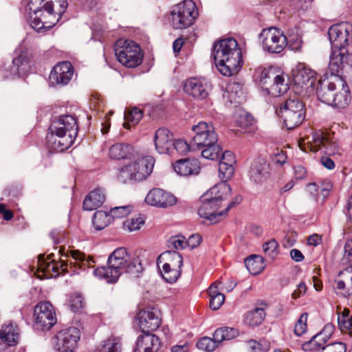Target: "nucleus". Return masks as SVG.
<instances>
[{
	"label": "nucleus",
	"instance_id": "obj_36",
	"mask_svg": "<svg viewBox=\"0 0 352 352\" xmlns=\"http://www.w3.org/2000/svg\"><path fill=\"white\" fill-rule=\"evenodd\" d=\"M53 6L52 0H30L28 3V8L31 12L41 13L43 12V10H44L49 18L56 14L54 11Z\"/></svg>",
	"mask_w": 352,
	"mask_h": 352
},
{
	"label": "nucleus",
	"instance_id": "obj_43",
	"mask_svg": "<svg viewBox=\"0 0 352 352\" xmlns=\"http://www.w3.org/2000/svg\"><path fill=\"white\" fill-rule=\"evenodd\" d=\"M340 279L336 280V289L340 290V293L344 296H349L352 294V279L349 275L344 274V271L339 274Z\"/></svg>",
	"mask_w": 352,
	"mask_h": 352
},
{
	"label": "nucleus",
	"instance_id": "obj_24",
	"mask_svg": "<svg viewBox=\"0 0 352 352\" xmlns=\"http://www.w3.org/2000/svg\"><path fill=\"white\" fill-rule=\"evenodd\" d=\"M155 145L157 151L160 154H172L173 145V135L165 128L156 131L155 135Z\"/></svg>",
	"mask_w": 352,
	"mask_h": 352
},
{
	"label": "nucleus",
	"instance_id": "obj_59",
	"mask_svg": "<svg viewBox=\"0 0 352 352\" xmlns=\"http://www.w3.org/2000/svg\"><path fill=\"white\" fill-rule=\"evenodd\" d=\"M307 318H308L307 313H303L299 317V318L294 327V333L296 336H300L304 333H305L307 328Z\"/></svg>",
	"mask_w": 352,
	"mask_h": 352
},
{
	"label": "nucleus",
	"instance_id": "obj_7",
	"mask_svg": "<svg viewBox=\"0 0 352 352\" xmlns=\"http://www.w3.org/2000/svg\"><path fill=\"white\" fill-rule=\"evenodd\" d=\"M197 16L195 3L185 0L175 6L170 13L171 23L175 29L182 30L190 26Z\"/></svg>",
	"mask_w": 352,
	"mask_h": 352
},
{
	"label": "nucleus",
	"instance_id": "obj_8",
	"mask_svg": "<svg viewBox=\"0 0 352 352\" xmlns=\"http://www.w3.org/2000/svg\"><path fill=\"white\" fill-rule=\"evenodd\" d=\"M308 143L313 152L322 150L329 155H341L342 149L338 140L330 138L329 134L320 130L312 133L311 140Z\"/></svg>",
	"mask_w": 352,
	"mask_h": 352
},
{
	"label": "nucleus",
	"instance_id": "obj_20",
	"mask_svg": "<svg viewBox=\"0 0 352 352\" xmlns=\"http://www.w3.org/2000/svg\"><path fill=\"white\" fill-rule=\"evenodd\" d=\"M145 201L153 206L167 208L176 204V197L161 188H153L147 194Z\"/></svg>",
	"mask_w": 352,
	"mask_h": 352
},
{
	"label": "nucleus",
	"instance_id": "obj_16",
	"mask_svg": "<svg viewBox=\"0 0 352 352\" xmlns=\"http://www.w3.org/2000/svg\"><path fill=\"white\" fill-rule=\"evenodd\" d=\"M211 90V83L204 78H191L184 85L185 92L197 100L206 98Z\"/></svg>",
	"mask_w": 352,
	"mask_h": 352
},
{
	"label": "nucleus",
	"instance_id": "obj_32",
	"mask_svg": "<svg viewBox=\"0 0 352 352\" xmlns=\"http://www.w3.org/2000/svg\"><path fill=\"white\" fill-rule=\"evenodd\" d=\"M105 201V194L102 188H96L86 196L83 202V208L94 210L100 207Z\"/></svg>",
	"mask_w": 352,
	"mask_h": 352
},
{
	"label": "nucleus",
	"instance_id": "obj_5",
	"mask_svg": "<svg viewBox=\"0 0 352 352\" xmlns=\"http://www.w3.org/2000/svg\"><path fill=\"white\" fill-rule=\"evenodd\" d=\"M115 54L118 60L124 66L134 68L143 60L141 48L134 41L120 39L116 43Z\"/></svg>",
	"mask_w": 352,
	"mask_h": 352
},
{
	"label": "nucleus",
	"instance_id": "obj_33",
	"mask_svg": "<svg viewBox=\"0 0 352 352\" xmlns=\"http://www.w3.org/2000/svg\"><path fill=\"white\" fill-rule=\"evenodd\" d=\"M333 331V327L332 324H326L322 331L314 336L309 342L305 344V347L309 350H316L325 344Z\"/></svg>",
	"mask_w": 352,
	"mask_h": 352
},
{
	"label": "nucleus",
	"instance_id": "obj_10",
	"mask_svg": "<svg viewBox=\"0 0 352 352\" xmlns=\"http://www.w3.org/2000/svg\"><path fill=\"white\" fill-rule=\"evenodd\" d=\"M260 41L263 50L269 53L278 54L287 45L286 36L276 28L263 30L260 34Z\"/></svg>",
	"mask_w": 352,
	"mask_h": 352
},
{
	"label": "nucleus",
	"instance_id": "obj_22",
	"mask_svg": "<svg viewBox=\"0 0 352 352\" xmlns=\"http://www.w3.org/2000/svg\"><path fill=\"white\" fill-rule=\"evenodd\" d=\"M161 347L162 343L158 336L144 333L138 336L133 352H158Z\"/></svg>",
	"mask_w": 352,
	"mask_h": 352
},
{
	"label": "nucleus",
	"instance_id": "obj_60",
	"mask_svg": "<svg viewBox=\"0 0 352 352\" xmlns=\"http://www.w3.org/2000/svg\"><path fill=\"white\" fill-rule=\"evenodd\" d=\"M121 345L119 342L114 339L104 341L102 345L100 352H120Z\"/></svg>",
	"mask_w": 352,
	"mask_h": 352
},
{
	"label": "nucleus",
	"instance_id": "obj_56",
	"mask_svg": "<svg viewBox=\"0 0 352 352\" xmlns=\"http://www.w3.org/2000/svg\"><path fill=\"white\" fill-rule=\"evenodd\" d=\"M118 179L123 184L134 181L131 163L123 166L120 170Z\"/></svg>",
	"mask_w": 352,
	"mask_h": 352
},
{
	"label": "nucleus",
	"instance_id": "obj_34",
	"mask_svg": "<svg viewBox=\"0 0 352 352\" xmlns=\"http://www.w3.org/2000/svg\"><path fill=\"white\" fill-rule=\"evenodd\" d=\"M67 261L60 258V263H56L54 261L50 262L44 258V256L40 255L38 257L39 269L41 271L46 273L47 276H52L54 274H56V276H57L58 275L59 269H62L63 271L66 270Z\"/></svg>",
	"mask_w": 352,
	"mask_h": 352
},
{
	"label": "nucleus",
	"instance_id": "obj_41",
	"mask_svg": "<svg viewBox=\"0 0 352 352\" xmlns=\"http://www.w3.org/2000/svg\"><path fill=\"white\" fill-rule=\"evenodd\" d=\"M245 265L249 272L253 275L258 274L265 267L263 257L256 254L246 258Z\"/></svg>",
	"mask_w": 352,
	"mask_h": 352
},
{
	"label": "nucleus",
	"instance_id": "obj_64",
	"mask_svg": "<svg viewBox=\"0 0 352 352\" xmlns=\"http://www.w3.org/2000/svg\"><path fill=\"white\" fill-rule=\"evenodd\" d=\"M84 306L83 298L80 295H75L71 297L69 301L70 309L76 312L80 311Z\"/></svg>",
	"mask_w": 352,
	"mask_h": 352
},
{
	"label": "nucleus",
	"instance_id": "obj_61",
	"mask_svg": "<svg viewBox=\"0 0 352 352\" xmlns=\"http://www.w3.org/2000/svg\"><path fill=\"white\" fill-rule=\"evenodd\" d=\"M276 76L272 69H264L261 71L259 76V81L263 86L270 87Z\"/></svg>",
	"mask_w": 352,
	"mask_h": 352
},
{
	"label": "nucleus",
	"instance_id": "obj_47",
	"mask_svg": "<svg viewBox=\"0 0 352 352\" xmlns=\"http://www.w3.org/2000/svg\"><path fill=\"white\" fill-rule=\"evenodd\" d=\"M110 219L109 214L103 211H98L94 215L92 223L96 230H101L109 225Z\"/></svg>",
	"mask_w": 352,
	"mask_h": 352
},
{
	"label": "nucleus",
	"instance_id": "obj_26",
	"mask_svg": "<svg viewBox=\"0 0 352 352\" xmlns=\"http://www.w3.org/2000/svg\"><path fill=\"white\" fill-rule=\"evenodd\" d=\"M338 84V88H341L340 91H336L333 97L334 101L330 103L334 107L344 108L347 106L351 100L349 87L341 76H334L333 78Z\"/></svg>",
	"mask_w": 352,
	"mask_h": 352
},
{
	"label": "nucleus",
	"instance_id": "obj_6",
	"mask_svg": "<svg viewBox=\"0 0 352 352\" xmlns=\"http://www.w3.org/2000/svg\"><path fill=\"white\" fill-rule=\"evenodd\" d=\"M280 116L288 130L299 126L305 119L304 104L296 97L287 100L280 108Z\"/></svg>",
	"mask_w": 352,
	"mask_h": 352
},
{
	"label": "nucleus",
	"instance_id": "obj_45",
	"mask_svg": "<svg viewBox=\"0 0 352 352\" xmlns=\"http://www.w3.org/2000/svg\"><path fill=\"white\" fill-rule=\"evenodd\" d=\"M143 116V112L142 110L137 107H133L126 111L124 113L125 122L123 124L124 128L129 129V124L132 125L137 124Z\"/></svg>",
	"mask_w": 352,
	"mask_h": 352
},
{
	"label": "nucleus",
	"instance_id": "obj_1",
	"mask_svg": "<svg viewBox=\"0 0 352 352\" xmlns=\"http://www.w3.org/2000/svg\"><path fill=\"white\" fill-rule=\"evenodd\" d=\"M212 56L217 69L225 76L237 74L243 66L241 49L233 38L214 43Z\"/></svg>",
	"mask_w": 352,
	"mask_h": 352
},
{
	"label": "nucleus",
	"instance_id": "obj_40",
	"mask_svg": "<svg viewBox=\"0 0 352 352\" xmlns=\"http://www.w3.org/2000/svg\"><path fill=\"white\" fill-rule=\"evenodd\" d=\"M11 74L19 76L25 73L28 68V58L26 50H20L19 54L13 58Z\"/></svg>",
	"mask_w": 352,
	"mask_h": 352
},
{
	"label": "nucleus",
	"instance_id": "obj_27",
	"mask_svg": "<svg viewBox=\"0 0 352 352\" xmlns=\"http://www.w3.org/2000/svg\"><path fill=\"white\" fill-rule=\"evenodd\" d=\"M235 164L236 160L232 152L226 151L222 154L219 164V177L221 180L228 181L232 178Z\"/></svg>",
	"mask_w": 352,
	"mask_h": 352
},
{
	"label": "nucleus",
	"instance_id": "obj_31",
	"mask_svg": "<svg viewBox=\"0 0 352 352\" xmlns=\"http://www.w3.org/2000/svg\"><path fill=\"white\" fill-rule=\"evenodd\" d=\"M157 264L159 269L161 268V265H165V268H182L183 258L182 255L176 251H166L158 256Z\"/></svg>",
	"mask_w": 352,
	"mask_h": 352
},
{
	"label": "nucleus",
	"instance_id": "obj_52",
	"mask_svg": "<svg viewBox=\"0 0 352 352\" xmlns=\"http://www.w3.org/2000/svg\"><path fill=\"white\" fill-rule=\"evenodd\" d=\"M204 147H206V148L201 151V155L203 157L210 160H217L222 151L220 146L217 143L208 146H204Z\"/></svg>",
	"mask_w": 352,
	"mask_h": 352
},
{
	"label": "nucleus",
	"instance_id": "obj_23",
	"mask_svg": "<svg viewBox=\"0 0 352 352\" xmlns=\"http://www.w3.org/2000/svg\"><path fill=\"white\" fill-rule=\"evenodd\" d=\"M155 160L147 156L131 163L134 181H142L147 178L153 171Z\"/></svg>",
	"mask_w": 352,
	"mask_h": 352
},
{
	"label": "nucleus",
	"instance_id": "obj_38",
	"mask_svg": "<svg viewBox=\"0 0 352 352\" xmlns=\"http://www.w3.org/2000/svg\"><path fill=\"white\" fill-rule=\"evenodd\" d=\"M133 147L126 143L113 144L109 149V155L113 160H124L129 157L133 153Z\"/></svg>",
	"mask_w": 352,
	"mask_h": 352
},
{
	"label": "nucleus",
	"instance_id": "obj_17",
	"mask_svg": "<svg viewBox=\"0 0 352 352\" xmlns=\"http://www.w3.org/2000/svg\"><path fill=\"white\" fill-rule=\"evenodd\" d=\"M346 67L352 68V54H349L346 48L331 52L329 69L332 76H340V71Z\"/></svg>",
	"mask_w": 352,
	"mask_h": 352
},
{
	"label": "nucleus",
	"instance_id": "obj_2",
	"mask_svg": "<svg viewBox=\"0 0 352 352\" xmlns=\"http://www.w3.org/2000/svg\"><path fill=\"white\" fill-rule=\"evenodd\" d=\"M49 130L46 135L48 146L56 152H63L73 144L78 126L74 116L64 115L54 120Z\"/></svg>",
	"mask_w": 352,
	"mask_h": 352
},
{
	"label": "nucleus",
	"instance_id": "obj_12",
	"mask_svg": "<svg viewBox=\"0 0 352 352\" xmlns=\"http://www.w3.org/2000/svg\"><path fill=\"white\" fill-rule=\"evenodd\" d=\"M34 316L37 329L49 330L56 323L55 309L49 302H40L34 307Z\"/></svg>",
	"mask_w": 352,
	"mask_h": 352
},
{
	"label": "nucleus",
	"instance_id": "obj_62",
	"mask_svg": "<svg viewBox=\"0 0 352 352\" xmlns=\"http://www.w3.org/2000/svg\"><path fill=\"white\" fill-rule=\"evenodd\" d=\"M237 123L241 128L248 129L250 126L254 124V120L250 114L243 113L237 119Z\"/></svg>",
	"mask_w": 352,
	"mask_h": 352
},
{
	"label": "nucleus",
	"instance_id": "obj_54",
	"mask_svg": "<svg viewBox=\"0 0 352 352\" xmlns=\"http://www.w3.org/2000/svg\"><path fill=\"white\" fill-rule=\"evenodd\" d=\"M142 270L143 267L139 261H131L130 258L129 262H127L126 266L124 269V272L129 274L131 276L138 277Z\"/></svg>",
	"mask_w": 352,
	"mask_h": 352
},
{
	"label": "nucleus",
	"instance_id": "obj_44",
	"mask_svg": "<svg viewBox=\"0 0 352 352\" xmlns=\"http://www.w3.org/2000/svg\"><path fill=\"white\" fill-rule=\"evenodd\" d=\"M239 334L237 329L230 327H222L217 329L214 334L213 337L215 338V340L218 341L219 344L223 340H229L236 338Z\"/></svg>",
	"mask_w": 352,
	"mask_h": 352
},
{
	"label": "nucleus",
	"instance_id": "obj_30",
	"mask_svg": "<svg viewBox=\"0 0 352 352\" xmlns=\"http://www.w3.org/2000/svg\"><path fill=\"white\" fill-rule=\"evenodd\" d=\"M19 340V330L13 322L3 324L0 330V342L9 346H15Z\"/></svg>",
	"mask_w": 352,
	"mask_h": 352
},
{
	"label": "nucleus",
	"instance_id": "obj_49",
	"mask_svg": "<svg viewBox=\"0 0 352 352\" xmlns=\"http://www.w3.org/2000/svg\"><path fill=\"white\" fill-rule=\"evenodd\" d=\"M213 288L214 287H212V288H208V294L210 297V307L212 310H217L224 302L225 296L219 292H215Z\"/></svg>",
	"mask_w": 352,
	"mask_h": 352
},
{
	"label": "nucleus",
	"instance_id": "obj_14",
	"mask_svg": "<svg viewBox=\"0 0 352 352\" xmlns=\"http://www.w3.org/2000/svg\"><path fill=\"white\" fill-rule=\"evenodd\" d=\"M80 331L76 327L62 330L55 337V346L59 352H74Z\"/></svg>",
	"mask_w": 352,
	"mask_h": 352
},
{
	"label": "nucleus",
	"instance_id": "obj_50",
	"mask_svg": "<svg viewBox=\"0 0 352 352\" xmlns=\"http://www.w3.org/2000/svg\"><path fill=\"white\" fill-rule=\"evenodd\" d=\"M69 254L72 258L75 261V263L79 265L80 268L91 267V263L94 262L92 258H86L83 253L78 250L70 251Z\"/></svg>",
	"mask_w": 352,
	"mask_h": 352
},
{
	"label": "nucleus",
	"instance_id": "obj_42",
	"mask_svg": "<svg viewBox=\"0 0 352 352\" xmlns=\"http://www.w3.org/2000/svg\"><path fill=\"white\" fill-rule=\"evenodd\" d=\"M265 316V313L262 308H256L248 311L244 316V322L251 327L258 326L261 324Z\"/></svg>",
	"mask_w": 352,
	"mask_h": 352
},
{
	"label": "nucleus",
	"instance_id": "obj_21",
	"mask_svg": "<svg viewBox=\"0 0 352 352\" xmlns=\"http://www.w3.org/2000/svg\"><path fill=\"white\" fill-rule=\"evenodd\" d=\"M137 318L142 333L155 331L160 325L161 320L153 308L140 311Z\"/></svg>",
	"mask_w": 352,
	"mask_h": 352
},
{
	"label": "nucleus",
	"instance_id": "obj_15",
	"mask_svg": "<svg viewBox=\"0 0 352 352\" xmlns=\"http://www.w3.org/2000/svg\"><path fill=\"white\" fill-rule=\"evenodd\" d=\"M199 201L200 206L198 208V214L199 217L209 221L210 223L218 222L219 217L223 216V212H216L219 208L220 204L214 201L212 197L207 192H205L200 197Z\"/></svg>",
	"mask_w": 352,
	"mask_h": 352
},
{
	"label": "nucleus",
	"instance_id": "obj_11",
	"mask_svg": "<svg viewBox=\"0 0 352 352\" xmlns=\"http://www.w3.org/2000/svg\"><path fill=\"white\" fill-rule=\"evenodd\" d=\"M194 135L191 141V146H196L197 148H204V146L211 145L217 143L218 138L214 131V127L211 123L199 122L192 129Z\"/></svg>",
	"mask_w": 352,
	"mask_h": 352
},
{
	"label": "nucleus",
	"instance_id": "obj_35",
	"mask_svg": "<svg viewBox=\"0 0 352 352\" xmlns=\"http://www.w3.org/2000/svg\"><path fill=\"white\" fill-rule=\"evenodd\" d=\"M227 181L222 180L221 182L213 186L206 192L221 205V202L227 199L230 195L231 187L226 183Z\"/></svg>",
	"mask_w": 352,
	"mask_h": 352
},
{
	"label": "nucleus",
	"instance_id": "obj_37",
	"mask_svg": "<svg viewBox=\"0 0 352 352\" xmlns=\"http://www.w3.org/2000/svg\"><path fill=\"white\" fill-rule=\"evenodd\" d=\"M269 94L278 97L287 91L289 89L288 79L284 75L275 76L272 85L265 87Z\"/></svg>",
	"mask_w": 352,
	"mask_h": 352
},
{
	"label": "nucleus",
	"instance_id": "obj_9",
	"mask_svg": "<svg viewBox=\"0 0 352 352\" xmlns=\"http://www.w3.org/2000/svg\"><path fill=\"white\" fill-rule=\"evenodd\" d=\"M331 52L345 49L352 42V24L342 22L332 25L328 31Z\"/></svg>",
	"mask_w": 352,
	"mask_h": 352
},
{
	"label": "nucleus",
	"instance_id": "obj_19",
	"mask_svg": "<svg viewBox=\"0 0 352 352\" xmlns=\"http://www.w3.org/2000/svg\"><path fill=\"white\" fill-rule=\"evenodd\" d=\"M73 67L69 62L64 61L56 64L51 71L49 80L52 85H65L72 79Z\"/></svg>",
	"mask_w": 352,
	"mask_h": 352
},
{
	"label": "nucleus",
	"instance_id": "obj_25",
	"mask_svg": "<svg viewBox=\"0 0 352 352\" xmlns=\"http://www.w3.org/2000/svg\"><path fill=\"white\" fill-rule=\"evenodd\" d=\"M337 88L338 84L334 78L333 81L328 80H318L316 87V95L318 100L329 105L330 103H333L334 101L333 97Z\"/></svg>",
	"mask_w": 352,
	"mask_h": 352
},
{
	"label": "nucleus",
	"instance_id": "obj_48",
	"mask_svg": "<svg viewBox=\"0 0 352 352\" xmlns=\"http://www.w3.org/2000/svg\"><path fill=\"white\" fill-rule=\"evenodd\" d=\"M160 272L163 278L168 283H175L180 276L181 268H165V265H161Z\"/></svg>",
	"mask_w": 352,
	"mask_h": 352
},
{
	"label": "nucleus",
	"instance_id": "obj_57",
	"mask_svg": "<svg viewBox=\"0 0 352 352\" xmlns=\"http://www.w3.org/2000/svg\"><path fill=\"white\" fill-rule=\"evenodd\" d=\"M144 220L141 217L132 218L131 219H127L124 221L123 228L125 230L133 232L139 230L141 228V226L144 225Z\"/></svg>",
	"mask_w": 352,
	"mask_h": 352
},
{
	"label": "nucleus",
	"instance_id": "obj_29",
	"mask_svg": "<svg viewBox=\"0 0 352 352\" xmlns=\"http://www.w3.org/2000/svg\"><path fill=\"white\" fill-rule=\"evenodd\" d=\"M175 171L179 175H197L200 170L199 163L196 159L177 160L174 164Z\"/></svg>",
	"mask_w": 352,
	"mask_h": 352
},
{
	"label": "nucleus",
	"instance_id": "obj_53",
	"mask_svg": "<svg viewBox=\"0 0 352 352\" xmlns=\"http://www.w3.org/2000/svg\"><path fill=\"white\" fill-rule=\"evenodd\" d=\"M278 242L274 239H272L263 245V250L265 256L273 260L278 254Z\"/></svg>",
	"mask_w": 352,
	"mask_h": 352
},
{
	"label": "nucleus",
	"instance_id": "obj_58",
	"mask_svg": "<svg viewBox=\"0 0 352 352\" xmlns=\"http://www.w3.org/2000/svg\"><path fill=\"white\" fill-rule=\"evenodd\" d=\"M132 207L131 206L114 207L109 211L111 217L113 219L122 218L131 213Z\"/></svg>",
	"mask_w": 352,
	"mask_h": 352
},
{
	"label": "nucleus",
	"instance_id": "obj_18",
	"mask_svg": "<svg viewBox=\"0 0 352 352\" xmlns=\"http://www.w3.org/2000/svg\"><path fill=\"white\" fill-rule=\"evenodd\" d=\"M293 80L297 89L307 90L313 87L316 83V73L302 65H298L293 70Z\"/></svg>",
	"mask_w": 352,
	"mask_h": 352
},
{
	"label": "nucleus",
	"instance_id": "obj_63",
	"mask_svg": "<svg viewBox=\"0 0 352 352\" xmlns=\"http://www.w3.org/2000/svg\"><path fill=\"white\" fill-rule=\"evenodd\" d=\"M174 150L179 154L185 155L190 151V146L186 141L179 139L173 142L172 152Z\"/></svg>",
	"mask_w": 352,
	"mask_h": 352
},
{
	"label": "nucleus",
	"instance_id": "obj_4",
	"mask_svg": "<svg viewBox=\"0 0 352 352\" xmlns=\"http://www.w3.org/2000/svg\"><path fill=\"white\" fill-rule=\"evenodd\" d=\"M129 259L130 256L126 248H117L109 256L108 266L96 268L94 274L100 279H104L108 283H114L124 273V269L127 262H129Z\"/></svg>",
	"mask_w": 352,
	"mask_h": 352
},
{
	"label": "nucleus",
	"instance_id": "obj_28",
	"mask_svg": "<svg viewBox=\"0 0 352 352\" xmlns=\"http://www.w3.org/2000/svg\"><path fill=\"white\" fill-rule=\"evenodd\" d=\"M249 177L255 184H262L269 177V164L263 160L254 161L250 166Z\"/></svg>",
	"mask_w": 352,
	"mask_h": 352
},
{
	"label": "nucleus",
	"instance_id": "obj_51",
	"mask_svg": "<svg viewBox=\"0 0 352 352\" xmlns=\"http://www.w3.org/2000/svg\"><path fill=\"white\" fill-rule=\"evenodd\" d=\"M219 342L215 340V338L203 337L197 342V347L204 351L210 352L214 351L219 345Z\"/></svg>",
	"mask_w": 352,
	"mask_h": 352
},
{
	"label": "nucleus",
	"instance_id": "obj_13",
	"mask_svg": "<svg viewBox=\"0 0 352 352\" xmlns=\"http://www.w3.org/2000/svg\"><path fill=\"white\" fill-rule=\"evenodd\" d=\"M55 2L58 4V8L57 9L56 14L58 18L56 19V15H54L50 20H45L47 17H49L46 14L43 12L41 13H33L30 12V25L36 31L39 32L43 29H50L53 27L58 21V19L65 12L67 7V0H55Z\"/></svg>",
	"mask_w": 352,
	"mask_h": 352
},
{
	"label": "nucleus",
	"instance_id": "obj_55",
	"mask_svg": "<svg viewBox=\"0 0 352 352\" xmlns=\"http://www.w3.org/2000/svg\"><path fill=\"white\" fill-rule=\"evenodd\" d=\"M338 323L342 331L348 333L352 336V316H338Z\"/></svg>",
	"mask_w": 352,
	"mask_h": 352
},
{
	"label": "nucleus",
	"instance_id": "obj_3",
	"mask_svg": "<svg viewBox=\"0 0 352 352\" xmlns=\"http://www.w3.org/2000/svg\"><path fill=\"white\" fill-rule=\"evenodd\" d=\"M49 130L46 135L48 146L56 152H63L73 144L78 126L74 116L64 115L54 120Z\"/></svg>",
	"mask_w": 352,
	"mask_h": 352
},
{
	"label": "nucleus",
	"instance_id": "obj_39",
	"mask_svg": "<svg viewBox=\"0 0 352 352\" xmlns=\"http://www.w3.org/2000/svg\"><path fill=\"white\" fill-rule=\"evenodd\" d=\"M201 241V237L199 234H193L190 236L186 241L182 236H175L170 239L169 243L173 245L174 248L184 249L187 245L190 246L191 249L198 246Z\"/></svg>",
	"mask_w": 352,
	"mask_h": 352
},
{
	"label": "nucleus",
	"instance_id": "obj_46",
	"mask_svg": "<svg viewBox=\"0 0 352 352\" xmlns=\"http://www.w3.org/2000/svg\"><path fill=\"white\" fill-rule=\"evenodd\" d=\"M287 45L295 51L299 50L302 47V40L300 34H299V29L295 28L288 31L287 36H286Z\"/></svg>",
	"mask_w": 352,
	"mask_h": 352
}]
</instances>
